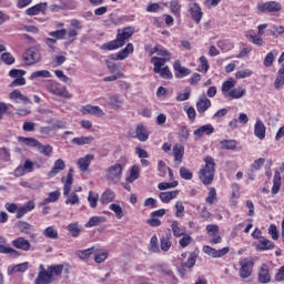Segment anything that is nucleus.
I'll return each mask as SVG.
<instances>
[{"label": "nucleus", "instance_id": "36", "mask_svg": "<svg viewBox=\"0 0 284 284\" xmlns=\"http://www.w3.org/2000/svg\"><path fill=\"white\" fill-rule=\"evenodd\" d=\"M42 234L45 239H51L52 241H57V239H59V231H57L54 226H48L42 231Z\"/></svg>", "mask_w": 284, "mask_h": 284}, {"label": "nucleus", "instance_id": "13", "mask_svg": "<svg viewBox=\"0 0 284 284\" xmlns=\"http://www.w3.org/2000/svg\"><path fill=\"white\" fill-rule=\"evenodd\" d=\"M206 231H207L209 236L212 237L210 243H213L214 245H219V243H221V241H223V237H221V235H219V225L209 224V225H206Z\"/></svg>", "mask_w": 284, "mask_h": 284}, {"label": "nucleus", "instance_id": "55", "mask_svg": "<svg viewBox=\"0 0 284 284\" xmlns=\"http://www.w3.org/2000/svg\"><path fill=\"white\" fill-rule=\"evenodd\" d=\"M216 201H219V199L216 197V189L211 187L206 197V203H209V205H214Z\"/></svg>", "mask_w": 284, "mask_h": 284}, {"label": "nucleus", "instance_id": "60", "mask_svg": "<svg viewBox=\"0 0 284 284\" xmlns=\"http://www.w3.org/2000/svg\"><path fill=\"white\" fill-rule=\"evenodd\" d=\"M53 130H54V126H41L40 134L41 136H43V139H48V136H54V134H52Z\"/></svg>", "mask_w": 284, "mask_h": 284}, {"label": "nucleus", "instance_id": "57", "mask_svg": "<svg viewBox=\"0 0 284 284\" xmlns=\"http://www.w3.org/2000/svg\"><path fill=\"white\" fill-rule=\"evenodd\" d=\"M0 254H11V256H19V252L10 246L0 244Z\"/></svg>", "mask_w": 284, "mask_h": 284}, {"label": "nucleus", "instance_id": "33", "mask_svg": "<svg viewBox=\"0 0 284 284\" xmlns=\"http://www.w3.org/2000/svg\"><path fill=\"white\" fill-rule=\"evenodd\" d=\"M176 196H179V191L161 192L160 201H162V203H170L172 199H176Z\"/></svg>", "mask_w": 284, "mask_h": 284}, {"label": "nucleus", "instance_id": "29", "mask_svg": "<svg viewBox=\"0 0 284 284\" xmlns=\"http://www.w3.org/2000/svg\"><path fill=\"white\" fill-rule=\"evenodd\" d=\"M16 227H18L19 232H21V234H30L31 232H34V226H32V224L26 222V221H19L16 224Z\"/></svg>", "mask_w": 284, "mask_h": 284}, {"label": "nucleus", "instance_id": "15", "mask_svg": "<svg viewBox=\"0 0 284 284\" xmlns=\"http://www.w3.org/2000/svg\"><path fill=\"white\" fill-rule=\"evenodd\" d=\"M212 108V101L207 99L205 95H201L196 102V110L199 114H203L204 112H207Z\"/></svg>", "mask_w": 284, "mask_h": 284}, {"label": "nucleus", "instance_id": "20", "mask_svg": "<svg viewBox=\"0 0 284 284\" xmlns=\"http://www.w3.org/2000/svg\"><path fill=\"white\" fill-rule=\"evenodd\" d=\"M13 247L17 250H22V252H30V241L26 240L23 236H20L12 241Z\"/></svg>", "mask_w": 284, "mask_h": 284}, {"label": "nucleus", "instance_id": "56", "mask_svg": "<svg viewBox=\"0 0 284 284\" xmlns=\"http://www.w3.org/2000/svg\"><path fill=\"white\" fill-rule=\"evenodd\" d=\"M109 209L111 210V212H114L116 219H123V209L121 207V205L113 203L109 206Z\"/></svg>", "mask_w": 284, "mask_h": 284}, {"label": "nucleus", "instance_id": "17", "mask_svg": "<svg viewBox=\"0 0 284 284\" xmlns=\"http://www.w3.org/2000/svg\"><path fill=\"white\" fill-rule=\"evenodd\" d=\"M63 170H65V162L63 161V159H58L55 160L51 171L48 173V176L50 179H54V176H57V174H61Z\"/></svg>", "mask_w": 284, "mask_h": 284}, {"label": "nucleus", "instance_id": "43", "mask_svg": "<svg viewBox=\"0 0 284 284\" xmlns=\"http://www.w3.org/2000/svg\"><path fill=\"white\" fill-rule=\"evenodd\" d=\"M47 272L50 274L51 278L52 276H61V274H63V265L58 264V265L49 266Z\"/></svg>", "mask_w": 284, "mask_h": 284}, {"label": "nucleus", "instance_id": "16", "mask_svg": "<svg viewBox=\"0 0 284 284\" xmlns=\"http://www.w3.org/2000/svg\"><path fill=\"white\" fill-rule=\"evenodd\" d=\"M81 113L82 114H91L92 116H104L105 112H103L98 105H83L81 108Z\"/></svg>", "mask_w": 284, "mask_h": 284}, {"label": "nucleus", "instance_id": "50", "mask_svg": "<svg viewBox=\"0 0 284 284\" xmlns=\"http://www.w3.org/2000/svg\"><path fill=\"white\" fill-rule=\"evenodd\" d=\"M180 141L183 143L190 139V129L182 126L178 133Z\"/></svg>", "mask_w": 284, "mask_h": 284}, {"label": "nucleus", "instance_id": "42", "mask_svg": "<svg viewBox=\"0 0 284 284\" xmlns=\"http://www.w3.org/2000/svg\"><path fill=\"white\" fill-rule=\"evenodd\" d=\"M28 267H30V263H28V262L17 264V265L12 266L11 270L8 271V274H14L17 272H19V273L28 272Z\"/></svg>", "mask_w": 284, "mask_h": 284}, {"label": "nucleus", "instance_id": "37", "mask_svg": "<svg viewBox=\"0 0 284 284\" xmlns=\"http://www.w3.org/2000/svg\"><path fill=\"white\" fill-rule=\"evenodd\" d=\"M61 197V191H53L49 193V196L42 201V205H48L49 203H57Z\"/></svg>", "mask_w": 284, "mask_h": 284}, {"label": "nucleus", "instance_id": "31", "mask_svg": "<svg viewBox=\"0 0 284 284\" xmlns=\"http://www.w3.org/2000/svg\"><path fill=\"white\" fill-rule=\"evenodd\" d=\"M257 250H260V252H265L266 250H274V244L272 241L265 237H261L258 240Z\"/></svg>", "mask_w": 284, "mask_h": 284}, {"label": "nucleus", "instance_id": "25", "mask_svg": "<svg viewBox=\"0 0 284 284\" xmlns=\"http://www.w3.org/2000/svg\"><path fill=\"white\" fill-rule=\"evenodd\" d=\"M109 105H111L113 110H121V108H123V97L120 94L109 97Z\"/></svg>", "mask_w": 284, "mask_h": 284}, {"label": "nucleus", "instance_id": "59", "mask_svg": "<svg viewBox=\"0 0 284 284\" xmlns=\"http://www.w3.org/2000/svg\"><path fill=\"white\" fill-rule=\"evenodd\" d=\"M139 176H140L139 166H133L131 169L130 176L126 178V181L129 183H134V181H136V179H139Z\"/></svg>", "mask_w": 284, "mask_h": 284}, {"label": "nucleus", "instance_id": "30", "mask_svg": "<svg viewBox=\"0 0 284 284\" xmlns=\"http://www.w3.org/2000/svg\"><path fill=\"white\" fill-rule=\"evenodd\" d=\"M136 139H139L142 143H145L148 141L150 133L148 132V129L143 126V124H139L135 130Z\"/></svg>", "mask_w": 284, "mask_h": 284}, {"label": "nucleus", "instance_id": "8", "mask_svg": "<svg viewBox=\"0 0 284 284\" xmlns=\"http://www.w3.org/2000/svg\"><path fill=\"white\" fill-rule=\"evenodd\" d=\"M48 92L54 94V97H62V99H72L71 93L65 87L60 85L57 82H51L47 85Z\"/></svg>", "mask_w": 284, "mask_h": 284}, {"label": "nucleus", "instance_id": "23", "mask_svg": "<svg viewBox=\"0 0 284 284\" xmlns=\"http://www.w3.org/2000/svg\"><path fill=\"white\" fill-rule=\"evenodd\" d=\"M36 206L37 204L34 203V201H29L23 206L18 207V213L16 215L17 219H23V216H26L28 212H32Z\"/></svg>", "mask_w": 284, "mask_h": 284}, {"label": "nucleus", "instance_id": "38", "mask_svg": "<svg viewBox=\"0 0 284 284\" xmlns=\"http://www.w3.org/2000/svg\"><path fill=\"white\" fill-rule=\"evenodd\" d=\"M281 190V172L275 171L273 179V187L271 189L272 194H278Z\"/></svg>", "mask_w": 284, "mask_h": 284}, {"label": "nucleus", "instance_id": "21", "mask_svg": "<svg viewBox=\"0 0 284 284\" xmlns=\"http://www.w3.org/2000/svg\"><path fill=\"white\" fill-rule=\"evenodd\" d=\"M92 161H94V154H87L84 158L78 160V168L81 172H88V168H90Z\"/></svg>", "mask_w": 284, "mask_h": 284}, {"label": "nucleus", "instance_id": "54", "mask_svg": "<svg viewBox=\"0 0 284 284\" xmlns=\"http://www.w3.org/2000/svg\"><path fill=\"white\" fill-rule=\"evenodd\" d=\"M217 48L222 50V52H230L234 48V44L230 41H219Z\"/></svg>", "mask_w": 284, "mask_h": 284}, {"label": "nucleus", "instance_id": "5", "mask_svg": "<svg viewBox=\"0 0 284 284\" xmlns=\"http://www.w3.org/2000/svg\"><path fill=\"white\" fill-rule=\"evenodd\" d=\"M19 141L24 145H28L29 148H36L37 152H39V154H42V156L50 158L52 156V152H54L52 145L42 144L41 142H39V140L34 138H19Z\"/></svg>", "mask_w": 284, "mask_h": 284}, {"label": "nucleus", "instance_id": "53", "mask_svg": "<svg viewBox=\"0 0 284 284\" xmlns=\"http://www.w3.org/2000/svg\"><path fill=\"white\" fill-rule=\"evenodd\" d=\"M180 176L184 179V181H192V171L185 166H181L180 169Z\"/></svg>", "mask_w": 284, "mask_h": 284}, {"label": "nucleus", "instance_id": "3", "mask_svg": "<svg viewBox=\"0 0 284 284\" xmlns=\"http://www.w3.org/2000/svg\"><path fill=\"white\" fill-rule=\"evenodd\" d=\"M204 163V168L200 170V181L203 185H212L214 173L216 172V163L212 156H205Z\"/></svg>", "mask_w": 284, "mask_h": 284}, {"label": "nucleus", "instance_id": "26", "mask_svg": "<svg viewBox=\"0 0 284 284\" xmlns=\"http://www.w3.org/2000/svg\"><path fill=\"white\" fill-rule=\"evenodd\" d=\"M52 283V277L50 273L45 270L39 272L38 277L34 281V284H50Z\"/></svg>", "mask_w": 284, "mask_h": 284}, {"label": "nucleus", "instance_id": "28", "mask_svg": "<svg viewBox=\"0 0 284 284\" xmlns=\"http://www.w3.org/2000/svg\"><path fill=\"white\" fill-rule=\"evenodd\" d=\"M254 134L257 139L263 141L265 139V124L261 120H256L255 126H254Z\"/></svg>", "mask_w": 284, "mask_h": 284}, {"label": "nucleus", "instance_id": "58", "mask_svg": "<svg viewBox=\"0 0 284 284\" xmlns=\"http://www.w3.org/2000/svg\"><path fill=\"white\" fill-rule=\"evenodd\" d=\"M200 69L199 72H203L204 74L207 73V70H210V63L207 62V58L204 55L200 57Z\"/></svg>", "mask_w": 284, "mask_h": 284}, {"label": "nucleus", "instance_id": "48", "mask_svg": "<svg viewBox=\"0 0 284 284\" xmlns=\"http://www.w3.org/2000/svg\"><path fill=\"white\" fill-rule=\"evenodd\" d=\"M194 265H196V255L194 253H191L187 261L181 264V267L182 268L187 267V270H192Z\"/></svg>", "mask_w": 284, "mask_h": 284}, {"label": "nucleus", "instance_id": "63", "mask_svg": "<svg viewBox=\"0 0 284 284\" xmlns=\"http://www.w3.org/2000/svg\"><path fill=\"white\" fill-rule=\"evenodd\" d=\"M173 154H174L175 161H181L183 159V146L176 144L173 148Z\"/></svg>", "mask_w": 284, "mask_h": 284}, {"label": "nucleus", "instance_id": "9", "mask_svg": "<svg viewBox=\"0 0 284 284\" xmlns=\"http://www.w3.org/2000/svg\"><path fill=\"white\" fill-rule=\"evenodd\" d=\"M240 276L242 278H250L252 276V270H254V258L246 257L240 260Z\"/></svg>", "mask_w": 284, "mask_h": 284}, {"label": "nucleus", "instance_id": "44", "mask_svg": "<svg viewBox=\"0 0 284 284\" xmlns=\"http://www.w3.org/2000/svg\"><path fill=\"white\" fill-rule=\"evenodd\" d=\"M51 74L50 71L48 70H40V71H34L33 73H31L30 75V80H34V79H50Z\"/></svg>", "mask_w": 284, "mask_h": 284}, {"label": "nucleus", "instance_id": "24", "mask_svg": "<svg viewBox=\"0 0 284 284\" xmlns=\"http://www.w3.org/2000/svg\"><path fill=\"white\" fill-rule=\"evenodd\" d=\"M173 68L175 72H179V74H175L176 79H181L183 77H187L192 74V70L181 65V61L176 60L173 64Z\"/></svg>", "mask_w": 284, "mask_h": 284}, {"label": "nucleus", "instance_id": "49", "mask_svg": "<svg viewBox=\"0 0 284 284\" xmlns=\"http://www.w3.org/2000/svg\"><path fill=\"white\" fill-rule=\"evenodd\" d=\"M94 252H97V250H94L93 247L83 250V251H78L77 252V256H79V258H81V261H85V258H88L89 256H92V254H94Z\"/></svg>", "mask_w": 284, "mask_h": 284}, {"label": "nucleus", "instance_id": "39", "mask_svg": "<svg viewBox=\"0 0 284 284\" xmlns=\"http://www.w3.org/2000/svg\"><path fill=\"white\" fill-rule=\"evenodd\" d=\"M171 230L173 232V236H176L178 239L181 236H185V227L179 226V222L176 221L172 222Z\"/></svg>", "mask_w": 284, "mask_h": 284}, {"label": "nucleus", "instance_id": "11", "mask_svg": "<svg viewBox=\"0 0 284 284\" xmlns=\"http://www.w3.org/2000/svg\"><path fill=\"white\" fill-rule=\"evenodd\" d=\"M204 254L207 256H212V258H223V256L230 254V247H223L221 250H216L210 245L203 246Z\"/></svg>", "mask_w": 284, "mask_h": 284}, {"label": "nucleus", "instance_id": "52", "mask_svg": "<svg viewBox=\"0 0 284 284\" xmlns=\"http://www.w3.org/2000/svg\"><path fill=\"white\" fill-rule=\"evenodd\" d=\"M67 230L70 232L71 236L77 237L81 234V229H79V223H71L67 226Z\"/></svg>", "mask_w": 284, "mask_h": 284}, {"label": "nucleus", "instance_id": "7", "mask_svg": "<svg viewBox=\"0 0 284 284\" xmlns=\"http://www.w3.org/2000/svg\"><path fill=\"white\" fill-rule=\"evenodd\" d=\"M104 176L109 185H116V183H121V179L123 176V165L121 163H115L109 166L105 170Z\"/></svg>", "mask_w": 284, "mask_h": 284}, {"label": "nucleus", "instance_id": "34", "mask_svg": "<svg viewBox=\"0 0 284 284\" xmlns=\"http://www.w3.org/2000/svg\"><path fill=\"white\" fill-rule=\"evenodd\" d=\"M258 281L260 283H270V268H267V265H263L258 272Z\"/></svg>", "mask_w": 284, "mask_h": 284}, {"label": "nucleus", "instance_id": "64", "mask_svg": "<svg viewBox=\"0 0 284 284\" xmlns=\"http://www.w3.org/2000/svg\"><path fill=\"white\" fill-rule=\"evenodd\" d=\"M1 61L6 63V65H12L14 63V57H12V53L7 52L1 54Z\"/></svg>", "mask_w": 284, "mask_h": 284}, {"label": "nucleus", "instance_id": "32", "mask_svg": "<svg viewBox=\"0 0 284 284\" xmlns=\"http://www.w3.org/2000/svg\"><path fill=\"white\" fill-rule=\"evenodd\" d=\"M92 141H94V136L89 135V136L74 138L71 140V143L73 145H90V143H92Z\"/></svg>", "mask_w": 284, "mask_h": 284}, {"label": "nucleus", "instance_id": "45", "mask_svg": "<svg viewBox=\"0 0 284 284\" xmlns=\"http://www.w3.org/2000/svg\"><path fill=\"white\" fill-rule=\"evenodd\" d=\"M220 148L221 150H236V140H222Z\"/></svg>", "mask_w": 284, "mask_h": 284}, {"label": "nucleus", "instance_id": "10", "mask_svg": "<svg viewBox=\"0 0 284 284\" xmlns=\"http://www.w3.org/2000/svg\"><path fill=\"white\" fill-rule=\"evenodd\" d=\"M23 60L27 65H34V63H39V61H41V52L37 48H30L23 54Z\"/></svg>", "mask_w": 284, "mask_h": 284}, {"label": "nucleus", "instance_id": "35", "mask_svg": "<svg viewBox=\"0 0 284 284\" xmlns=\"http://www.w3.org/2000/svg\"><path fill=\"white\" fill-rule=\"evenodd\" d=\"M45 10V3H38L29 9L26 10V14L29 17H34L39 14V12H43Z\"/></svg>", "mask_w": 284, "mask_h": 284}, {"label": "nucleus", "instance_id": "1", "mask_svg": "<svg viewBox=\"0 0 284 284\" xmlns=\"http://www.w3.org/2000/svg\"><path fill=\"white\" fill-rule=\"evenodd\" d=\"M74 169H69L68 175L62 176L61 181L63 183V196H67L65 205H79L80 200L77 192H72L70 194V191L72 190V183H74Z\"/></svg>", "mask_w": 284, "mask_h": 284}, {"label": "nucleus", "instance_id": "6", "mask_svg": "<svg viewBox=\"0 0 284 284\" xmlns=\"http://www.w3.org/2000/svg\"><path fill=\"white\" fill-rule=\"evenodd\" d=\"M168 61H170V58L153 57L151 59V63L154 65L153 72H155V74H160L162 79H172L173 77L170 69L168 67H163Z\"/></svg>", "mask_w": 284, "mask_h": 284}, {"label": "nucleus", "instance_id": "2", "mask_svg": "<svg viewBox=\"0 0 284 284\" xmlns=\"http://www.w3.org/2000/svg\"><path fill=\"white\" fill-rule=\"evenodd\" d=\"M132 34H134V28L132 27L119 29L116 39L102 44L100 49L101 50H119V48H123V45H125V41H128V39H130Z\"/></svg>", "mask_w": 284, "mask_h": 284}, {"label": "nucleus", "instance_id": "46", "mask_svg": "<svg viewBox=\"0 0 284 284\" xmlns=\"http://www.w3.org/2000/svg\"><path fill=\"white\" fill-rule=\"evenodd\" d=\"M105 223V217L103 216H92L89 222L85 224V227H95V225H101Z\"/></svg>", "mask_w": 284, "mask_h": 284}, {"label": "nucleus", "instance_id": "22", "mask_svg": "<svg viewBox=\"0 0 284 284\" xmlns=\"http://www.w3.org/2000/svg\"><path fill=\"white\" fill-rule=\"evenodd\" d=\"M193 134L194 136H196V139H201L203 134H206V136H210V134H214V126L212 124L202 125L199 129H196L193 132Z\"/></svg>", "mask_w": 284, "mask_h": 284}, {"label": "nucleus", "instance_id": "51", "mask_svg": "<svg viewBox=\"0 0 284 284\" xmlns=\"http://www.w3.org/2000/svg\"><path fill=\"white\" fill-rule=\"evenodd\" d=\"M154 52H156V54H159V57H165L164 59H171L172 54L169 53L168 50L161 48V47H155L152 49L151 54H154Z\"/></svg>", "mask_w": 284, "mask_h": 284}, {"label": "nucleus", "instance_id": "27", "mask_svg": "<svg viewBox=\"0 0 284 284\" xmlns=\"http://www.w3.org/2000/svg\"><path fill=\"white\" fill-rule=\"evenodd\" d=\"M114 199H116V194H114V191L108 189L105 192L102 193L100 197V203H102V205H109V203H112Z\"/></svg>", "mask_w": 284, "mask_h": 284}, {"label": "nucleus", "instance_id": "40", "mask_svg": "<svg viewBox=\"0 0 284 284\" xmlns=\"http://www.w3.org/2000/svg\"><path fill=\"white\" fill-rule=\"evenodd\" d=\"M172 239V233H166L165 236L161 239V251L168 252L170 247H172V242L170 241Z\"/></svg>", "mask_w": 284, "mask_h": 284}, {"label": "nucleus", "instance_id": "12", "mask_svg": "<svg viewBox=\"0 0 284 284\" xmlns=\"http://www.w3.org/2000/svg\"><path fill=\"white\" fill-rule=\"evenodd\" d=\"M189 13L195 23H201V19H203V10H201L199 3L193 2L189 4Z\"/></svg>", "mask_w": 284, "mask_h": 284}, {"label": "nucleus", "instance_id": "18", "mask_svg": "<svg viewBox=\"0 0 284 284\" xmlns=\"http://www.w3.org/2000/svg\"><path fill=\"white\" fill-rule=\"evenodd\" d=\"M134 52V44L128 43L126 47L116 53L114 58H112L114 61H123L130 57Z\"/></svg>", "mask_w": 284, "mask_h": 284}, {"label": "nucleus", "instance_id": "4", "mask_svg": "<svg viewBox=\"0 0 284 284\" xmlns=\"http://www.w3.org/2000/svg\"><path fill=\"white\" fill-rule=\"evenodd\" d=\"M236 81L233 79L222 83V94L224 99H243V97H245L247 90L241 87L234 89Z\"/></svg>", "mask_w": 284, "mask_h": 284}, {"label": "nucleus", "instance_id": "19", "mask_svg": "<svg viewBox=\"0 0 284 284\" xmlns=\"http://www.w3.org/2000/svg\"><path fill=\"white\" fill-rule=\"evenodd\" d=\"M282 8L283 7L281 6V3L276 1L265 2L262 6H260L261 12H278L282 10Z\"/></svg>", "mask_w": 284, "mask_h": 284}, {"label": "nucleus", "instance_id": "41", "mask_svg": "<svg viewBox=\"0 0 284 284\" xmlns=\"http://www.w3.org/2000/svg\"><path fill=\"white\" fill-rule=\"evenodd\" d=\"M276 57H278V51L272 50L271 52H268L266 54V57L264 58V65H265V68H272V65L274 63V59Z\"/></svg>", "mask_w": 284, "mask_h": 284}, {"label": "nucleus", "instance_id": "47", "mask_svg": "<svg viewBox=\"0 0 284 284\" xmlns=\"http://www.w3.org/2000/svg\"><path fill=\"white\" fill-rule=\"evenodd\" d=\"M88 202L90 204V207L94 210L99 203V193L94 191H90L88 196Z\"/></svg>", "mask_w": 284, "mask_h": 284}, {"label": "nucleus", "instance_id": "61", "mask_svg": "<svg viewBox=\"0 0 284 284\" xmlns=\"http://www.w3.org/2000/svg\"><path fill=\"white\" fill-rule=\"evenodd\" d=\"M170 10L172 14H181V3H179V0H173L170 2Z\"/></svg>", "mask_w": 284, "mask_h": 284}, {"label": "nucleus", "instance_id": "62", "mask_svg": "<svg viewBox=\"0 0 284 284\" xmlns=\"http://www.w3.org/2000/svg\"><path fill=\"white\" fill-rule=\"evenodd\" d=\"M9 77H11V79H20L22 77H26V71L21 69H12L9 71Z\"/></svg>", "mask_w": 284, "mask_h": 284}, {"label": "nucleus", "instance_id": "14", "mask_svg": "<svg viewBox=\"0 0 284 284\" xmlns=\"http://www.w3.org/2000/svg\"><path fill=\"white\" fill-rule=\"evenodd\" d=\"M9 99L14 101V103H23L24 105L32 103V101L19 90H13L9 93Z\"/></svg>", "mask_w": 284, "mask_h": 284}]
</instances>
